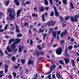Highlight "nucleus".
Wrapping results in <instances>:
<instances>
[{"mask_svg": "<svg viewBox=\"0 0 79 79\" xmlns=\"http://www.w3.org/2000/svg\"><path fill=\"white\" fill-rule=\"evenodd\" d=\"M15 16L16 13H15V11L13 10H10L9 13V16H10L9 19L10 20L16 19Z\"/></svg>", "mask_w": 79, "mask_h": 79, "instance_id": "nucleus-1", "label": "nucleus"}, {"mask_svg": "<svg viewBox=\"0 0 79 79\" xmlns=\"http://www.w3.org/2000/svg\"><path fill=\"white\" fill-rule=\"evenodd\" d=\"M62 52H63V49L61 48H59L56 50V53L57 55H61Z\"/></svg>", "mask_w": 79, "mask_h": 79, "instance_id": "nucleus-2", "label": "nucleus"}, {"mask_svg": "<svg viewBox=\"0 0 79 79\" xmlns=\"http://www.w3.org/2000/svg\"><path fill=\"white\" fill-rule=\"evenodd\" d=\"M8 51V52H11L13 51H12V50H11V48H10V46H8L7 47V49H6V51H5V53L7 55L8 54V52H7V51Z\"/></svg>", "mask_w": 79, "mask_h": 79, "instance_id": "nucleus-3", "label": "nucleus"}, {"mask_svg": "<svg viewBox=\"0 0 79 79\" xmlns=\"http://www.w3.org/2000/svg\"><path fill=\"white\" fill-rule=\"evenodd\" d=\"M53 8L55 11V15L56 16L58 17L59 15V13L58 12L56 8V7H55V6H53Z\"/></svg>", "mask_w": 79, "mask_h": 79, "instance_id": "nucleus-4", "label": "nucleus"}, {"mask_svg": "<svg viewBox=\"0 0 79 79\" xmlns=\"http://www.w3.org/2000/svg\"><path fill=\"white\" fill-rule=\"evenodd\" d=\"M15 45H16V44L13 43V44L11 46V48L12 49V52H13V51H14V50L16 49V46H15Z\"/></svg>", "mask_w": 79, "mask_h": 79, "instance_id": "nucleus-5", "label": "nucleus"}, {"mask_svg": "<svg viewBox=\"0 0 79 79\" xmlns=\"http://www.w3.org/2000/svg\"><path fill=\"white\" fill-rule=\"evenodd\" d=\"M21 41V40L19 39H16L15 40L14 44H17L18 43H19V42Z\"/></svg>", "mask_w": 79, "mask_h": 79, "instance_id": "nucleus-6", "label": "nucleus"}, {"mask_svg": "<svg viewBox=\"0 0 79 79\" xmlns=\"http://www.w3.org/2000/svg\"><path fill=\"white\" fill-rule=\"evenodd\" d=\"M64 60L66 64H67L68 63H69V60L68 58H64Z\"/></svg>", "mask_w": 79, "mask_h": 79, "instance_id": "nucleus-7", "label": "nucleus"}, {"mask_svg": "<svg viewBox=\"0 0 79 79\" xmlns=\"http://www.w3.org/2000/svg\"><path fill=\"white\" fill-rule=\"evenodd\" d=\"M53 69V67L52 66H51L50 67V70L49 71V72H48L46 73H45V75H48V74H50L52 72V70Z\"/></svg>", "mask_w": 79, "mask_h": 79, "instance_id": "nucleus-8", "label": "nucleus"}, {"mask_svg": "<svg viewBox=\"0 0 79 79\" xmlns=\"http://www.w3.org/2000/svg\"><path fill=\"white\" fill-rule=\"evenodd\" d=\"M23 10V9H20L17 12V17H18V16H19V14L21 13V11Z\"/></svg>", "mask_w": 79, "mask_h": 79, "instance_id": "nucleus-9", "label": "nucleus"}, {"mask_svg": "<svg viewBox=\"0 0 79 79\" xmlns=\"http://www.w3.org/2000/svg\"><path fill=\"white\" fill-rule=\"evenodd\" d=\"M16 27V31L18 33H20V30H19V27H18V26L17 25L15 26Z\"/></svg>", "mask_w": 79, "mask_h": 79, "instance_id": "nucleus-10", "label": "nucleus"}, {"mask_svg": "<svg viewBox=\"0 0 79 79\" xmlns=\"http://www.w3.org/2000/svg\"><path fill=\"white\" fill-rule=\"evenodd\" d=\"M70 20H71L72 22H73V23L74 21H75V22H77V19H73V16L71 17Z\"/></svg>", "mask_w": 79, "mask_h": 79, "instance_id": "nucleus-11", "label": "nucleus"}, {"mask_svg": "<svg viewBox=\"0 0 79 79\" xmlns=\"http://www.w3.org/2000/svg\"><path fill=\"white\" fill-rule=\"evenodd\" d=\"M34 63V62L32 60H29V61H28L27 63V64L28 65H30L31 64H33Z\"/></svg>", "mask_w": 79, "mask_h": 79, "instance_id": "nucleus-12", "label": "nucleus"}, {"mask_svg": "<svg viewBox=\"0 0 79 79\" xmlns=\"http://www.w3.org/2000/svg\"><path fill=\"white\" fill-rule=\"evenodd\" d=\"M47 24L48 26H50L52 25V21H50L48 22L47 23Z\"/></svg>", "mask_w": 79, "mask_h": 79, "instance_id": "nucleus-13", "label": "nucleus"}, {"mask_svg": "<svg viewBox=\"0 0 79 79\" xmlns=\"http://www.w3.org/2000/svg\"><path fill=\"white\" fill-rule=\"evenodd\" d=\"M45 9V8L43 7H41L39 8V11L41 12H43V11H44Z\"/></svg>", "mask_w": 79, "mask_h": 79, "instance_id": "nucleus-14", "label": "nucleus"}, {"mask_svg": "<svg viewBox=\"0 0 79 79\" xmlns=\"http://www.w3.org/2000/svg\"><path fill=\"white\" fill-rule=\"evenodd\" d=\"M14 39H12L9 40V44L10 45L11 44L12 42H14Z\"/></svg>", "mask_w": 79, "mask_h": 79, "instance_id": "nucleus-15", "label": "nucleus"}, {"mask_svg": "<svg viewBox=\"0 0 79 79\" xmlns=\"http://www.w3.org/2000/svg\"><path fill=\"white\" fill-rule=\"evenodd\" d=\"M18 66L15 65L14 66V68H15V69H18V68H19V66H20V65L19 64H18Z\"/></svg>", "mask_w": 79, "mask_h": 79, "instance_id": "nucleus-16", "label": "nucleus"}, {"mask_svg": "<svg viewBox=\"0 0 79 79\" xmlns=\"http://www.w3.org/2000/svg\"><path fill=\"white\" fill-rule=\"evenodd\" d=\"M20 61L21 62L22 64H24V63L26 62V60H25L24 59H22Z\"/></svg>", "mask_w": 79, "mask_h": 79, "instance_id": "nucleus-17", "label": "nucleus"}, {"mask_svg": "<svg viewBox=\"0 0 79 79\" xmlns=\"http://www.w3.org/2000/svg\"><path fill=\"white\" fill-rule=\"evenodd\" d=\"M62 33H63V34L64 35H67V34H68V32H67L66 30H65L64 31V32Z\"/></svg>", "mask_w": 79, "mask_h": 79, "instance_id": "nucleus-18", "label": "nucleus"}, {"mask_svg": "<svg viewBox=\"0 0 79 79\" xmlns=\"http://www.w3.org/2000/svg\"><path fill=\"white\" fill-rule=\"evenodd\" d=\"M44 1V4L46 5H48V1L47 0H45Z\"/></svg>", "mask_w": 79, "mask_h": 79, "instance_id": "nucleus-19", "label": "nucleus"}, {"mask_svg": "<svg viewBox=\"0 0 79 79\" xmlns=\"http://www.w3.org/2000/svg\"><path fill=\"white\" fill-rule=\"evenodd\" d=\"M44 15H42V19L43 22H45V17H44Z\"/></svg>", "mask_w": 79, "mask_h": 79, "instance_id": "nucleus-20", "label": "nucleus"}, {"mask_svg": "<svg viewBox=\"0 0 79 79\" xmlns=\"http://www.w3.org/2000/svg\"><path fill=\"white\" fill-rule=\"evenodd\" d=\"M62 1L64 4H65V5H66L67 4V0H62Z\"/></svg>", "mask_w": 79, "mask_h": 79, "instance_id": "nucleus-21", "label": "nucleus"}, {"mask_svg": "<svg viewBox=\"0 0 79 79\" xmlns=\"http://www.w3.org/2000/svg\"><path fill=\"white\" fill-rule=\"evenodd\" d=\"M79 18V15H75L74 17V18L75 19H77V18Z\"/></svg>", "mask_w": 79, "mask_h": 79, "instance_id": "nucleus-22", "label": "nucleus"}, {"mask_svg": "<svg viewBox=\"0 0 79 79\" xmlns=\"http://www.w3.org/2000/svg\"><path fill=\"white\" fill-rule=\"evenodd\" d=\"M59 62L60 63V64H64V62H63V60H59Z\"/></svg>", "mask_w": 79, "mask_h": 79, "instance_id": "nucleus-23", "label": "nucleus"}, {"mask_svg": "<svg viewBox=\"0 0 79 79\" xmlns=\"http://www.w3.org/2000/svg\"><path fill=\"white\" fill-rule=\"evenodd\" d=\"M56 76V77H57L58 78H60V77H61V76H60V74L58 73H57Z\"/></svg>", "mask_w": 79, "mask_h": 79, "instance_id": "nucleus-24", "label": "nucleus"}, {"mask_svg": "<svg viewBox=\"0 0 79 79\" xmlns=\"http://www.w3.org/2000/svg\"><path fill=\"white\" fill-rule=\"evenodd\" d=\"M5 3H6V6H8V5L9 4V1H5Z\"/></svg>", "mask_w": 79, "mask_h": 79, "instance_id": "nucleus-25", "label": "nucleus"}, {"mask_svg": "<svg viewBox=\"0 0 79 79\" xmlns=\"http://www.w3.org/2000/svg\"><path fill=\"white\" fill-rule=\"evenodd\" d=\"M53 15H54V12L53 11H52L50 14V16L52 17L53 16Z\"/></svg>", "mask_w": 79, "mask_h": 79, "instance_id": "nucleus-26", "label": "nucleus"}, {"mask_svg": "<svg viewBox=\"0 0 79 79\" xmlns=\"http://www.w3.org/2000/svg\"><path fill=\"white\" fill-rule=\"evenodd\" d=\"M30 40V42L29 43V44L31 45H32L33 44V41L32 40Z\"/></svg>", "mask_w": 79, "mask_h": 79, "instance_id": "nucleus-27", "label": "nucleus"}, {"mask_svg": "<svg viewBox=\"0 0 79 79\" xmlns=\"http://www.w3.org/2000/svg\"><path fill=\"white\" fill-rule=\"evenodd\" d=\"M22 52V49L21 48V45H20L19 48V52Z\"/></svg>", "mask_w": 79, "mask_h": 79, "instance_id": "nucleus-28", "label": "nucleus"}, {"mask_svg": "<svg viewBox=\"0 0 79 79\" xmlns=\"http://www.w3.org/2000/svg\"><path fill=\"white\" fill-rule=\"evenodd\" d=\"M60 19L61 22H63L64 21V19H63V18L62 17H60Z\"/></svg>", "mask_w": 79, "mask_h": 79, "instance_id": "nucleus-29", "label": "nucleus"}, {"mask_svg": "<svg viewBox=\"0 0 79 79\" xmlns=\"http://www.w3.org/2000/svg\"><path fill=\"white\" fill-rule=\"evenodd\" d=\"M15 58H16V57H15V56H14L11 57V59L13 62L15 61Z\"/></svg>", "mask_w": 79, "mask_h": 79, "instance_id": "nucleus-30", "label": "nucleus"}, {"mask_svg": "<svg viewBox=\"0 0 79 79\" xmlns=\"http://www.w3.org/2000/svg\"><path fill=\"white\" fill-rule=\"evenodd\" d=\"M56 31L54 32V33H53V35L54 37H55V38H56Z\"/></svg>", "mask_w": 79, "mask_h": 79, "instance_id": "nucleus-31", "label": "nucleus"}, {"mask_svg": "<svg viewBox=\"0 0 79 79\" xmlns=\"http://www.w3.org/2000/svg\"><path fill=\"white\" fill-rule=\"evenodd\" d=\"M22 35L21 34H18L17 35V37H22Z\"/></svg>", "mask_w": 79, "mask_h": 79, "instance_id": "nucleus-32", "label": "nucleus"}, {"mask_svg": "<svg viewBox=\"0 0 79 79\" xmlns=\"http://www.w3.org/2000/svg\"><path fill=\"white\" fill-rule=\"evenodd\" d=\"M35 55H37V56H39V55H40V52H35Z\"/></svg>", "mask_w": 79, "mask_h": 79, "instance_id": "nucleus-33", "label": "nucleus"}, {"mask_svg": "<svg viewBox=\"0 0 79 79\" xmlns=\"http://www.w3.org/2000/svg\"><path fill=\"white\" fill-rule=\"evenodd\" d=\"M44 29H41V30H40L39 31V33H40L44 32Z\"/></svg>", "mask_w": 79, "mask_h": 79, "instance_id": "nucleus-34", "label": "nucleus"}, {"mask_svg": "<svg viewBox=\"0 0 79 79\" xmlns=\"http://www.w3.org/2000/svg\"><path fill=\"white\" fill-rule=\"evenodd\" d=\"M13 74L14 76V78H15V77H16V73L15 72H13Z\"/></svg>", "mask_w": 79, "mask_h": 79, "instance_id": "nucleus-35", "label": "nucleus"}, {"mask_svg": "<svg viewBox=\"0 0 79 79\" xmlns=\"http://www.w3.org/2000/svg\"><path fill=\"white\" fill-rule=\"evenodd\" d=\"M47 35V34H45L43 36V40H45V37H46Z\"/></svg>", "mask_w": 79, "mask_h": 79, "instance_id": "nucleus-36", "label": "nucleus"}, {"mask_svg": "<svg viewBox=\"0 0 79 79\" xmlns=\"http://www.w3.org/2000/svg\"><path fill=\"white\" fill-rule=\"evenodd\" d=\"M39 50H42V48L40 47V45H38L37 46Z\"/></svg>", "mask_w": 79, "mask_h": 79, "instance_id": "nucleus-37", "label": "nucleus"}, {"mask_svg": "<svg viewBox=\"0 0 79 79\" xmlns=\"http://www.w3.org/2000/svg\"><path fill=\"white\" fill-rule=\"evenodd\" d=\"M49 3H50V5H53L52 0H49Z\"/></svg>", "mask_w": 79, "mask_h": 79, "instance_id": "nucleus-38", "label": "nucleus"}, {"mask_svg": "<svg viewBox=\"0 0 79 79\" xmlns=\"http://www.w3.org/2000/svg\"><path fill=\"white\" fill-rule=\"evenodd\" d=\"M68 48L69 50H71V49L73 48V46H70L68 47Z\"/></svg>", "mask_w": 79, "mask_h": 79, "instance_id": "nucleus-39", "label": "nucleus"}, {"mask_svg": "<svg viewBox=\"0 0 79 79\" xmlns=\"http://www.w3.org/2000/svg\"><path fill=\"white\" fill-rule=\"evenodd\" d=\"M64 35V34H63V33H61V34H60V37L61 38H63V35Z\"/></svg>", "mask_w": 79, "mask_h": 79, "instance_id": "nucleus-40", "label": "nucleus"}, {"mask_svg": "<svg viewBox=\"0 0 79 79\" xmlns=\"http://www.w3.org/2000/svg\"><path fill=\"white\" fill-rule=\"evenodd\" d=\"M10 29L12 31H15V27L14 26H13L12 27H11Z\"/></svg>", "mask_w": 79, "mask_h": 79, "instance_id": "nucleus-41", "label": "nucleus"}, {"mask_svg": "<svg viewBox=\"0 0 79 79\" xmlns=\"http://www.w3.org/2000/svg\"><path fill=\"white\" fill-rule=\"evenodd\" d=\"M42 42V40H38V44H40V43H41Z\"/></svg>", "mask_w": 79, "mask_h": 79, "instance_id": "nucleus-42", "label": "nucleus"}, {"mask_svg": "<svg viewBox=\"0 0 79 79\" xmlns=\"http://www.w3.org/2000/svg\"><path fill=\"white\" fill-rule=\"evenodd\" d=\"M7 27H8V25H7V24H6L5 27V29L4 30V31H5V30H6V29H7Z\"/></svg>", "mask_w": 79, "mask_h": 79, "instance_id": "nucleus-43", "label": "nucleus"}, {"mask_svg": "<svg viewBox=\"0 0 79 79\" xmlns=\"http://www.w3.org/2000/svg\"><path fill=\"white\" fill-rule=\"evenodd\" d=\"M57 39L58 40L60 41V38H59V36L58 35V34H57Z\"/></svg>", "mask_w": 79, "mask_h": 79, "instance_id": "nucleus-44", "label": "nucleus"}, {"mask_svg": "<svg viewBox=\"0 0 79 79\" xmlns=\"http://www.w3.org/2000/svg\"><path fill=\"white\" fill-rule=\"evenodd\" d=\"M8 68H5V71H4L5 73H6L8 72Z\"/></svg>", "mask_w": 79, "mask_h": 79, "instance_id": "nucleus-45", "label": "nucleus"}, {"mask_svg": "<svg viewBox=\"0 0 79 79\" xmlns=\"http://www.w3.org/2000/svg\"><path fill=\"white\" fill-rule=\"evenodd\" d=\"M44 52H40V55H44Z\"/></svg>", "mask_w": 79, "mask_h": 79, "instance_id": "nucleus-46", "label": "nucleus"}, {"mask_svg": "<svg viewBox=\"0 0 79 79\" xmlns=\"http://www.w3.org/2000/svg\"><path fill=\"white\" fill-rule=\"evenodd\" d=\"M0 53L1 54V56H3V52H2V51H1V50H0Z\"/></svg>", "mask_w": 79, "mask_h": 79, "instance_id": "nucleus-47", "label": "nucleus"}, {"mask_svg": "<svg viewBox=\"0 0 79 79\" xmlns=\"http://www.w3.org/2000/svg\"><path fill=\"white\" fill-rule=\"evenodd\" d=\"M16 5H17V6H18L19 5V1H17V2H16Z\"/></svg>", "mask_w": 79, "mask_h": 79, "instance_id": "nucleus-48", "label": "nucleus"}, {"mask_svg": "<svg viewBox=\"0 0 79 79\" xmlns=\"http://www.w3.org/2000/svg\"><path fill=\"white\" fill-rule=\"evenodd\" d=\"M24 25L25 26H28V25H29V24H28V23H27V22H26L25 24H24Z\"/></svg>", "mask_w": 79, "mask_h": 79, "instance_id": "nucleus-49", "label": "nucleus"}, {"mask_svg": "<svg viewBox=\"0 0 79 79\" xmlns=\"http://www.w3.org/2000/svg\"><path fill=\"white\" fill-rule=\"evenodd\" d=\"M53 70H54L55 69V68H56V65L55 64H53Z\"/></svg>", "mask_w": 79, "mask_h": 79, "instance_id": "nucleus-50", "label": "nucleus"}, {"mask_svg": "<svg viewBox=\"0 0 79 79\" xmlns=\"http://www.w3.org/2000/svg\"><path fill=\"white\" fill-rule=\"evenodd\" d=\"M25 3H26L27 5H29L30 4V2L29 1H27L25 2Z\"/></svg>", "mask_w": 79, "mask_h": 79, "instance_id": "nucleus-51", "label": "nucleus"}, {"mask_svg": "<svg viewBox=\"0 0 79 79\" xmlns=\"http://www.w3.org/2000/svg\"><path fill=\"white\" fill-rule=\"evenodd\" d=\"M70 5L71 8H72L73 9H74V7L73 6V4H72V3H71Z\"/></svg>", "mask_w": 79, "mask_h": 79, "instance_id": "nucleus-52", "label": "nucleus"}, {"mask_svg": "<svg viewBox=\"0 0 79 79\" xmlns=\"http://www.w3.org/2000/svg\"><path fill=\"white\" fill-rule=\"evenodd\" d=\"M8 77H9V78H10V79H12V76L11 75H9Z\"/></svg>", "mask_w": 79, "mask_h": 79, "instance_id": "nucleus-53", "label": "nucleus"}, {"mask_svg": "<svg viewBox=\"0 0 79 79\" xmlns=\"http://www.w3.org/2000/svg\"><path fill=\"white\" fill-rule=\"evenodd\" d=\"M4 66H5L6 68H8V66L6 65V64H5Z\"/></svg>", "mask_w": 79, "mask_h": 79, "instance_id": "nucleus-54", "label": "nucleus"}, {"mask_svg": "<svg viewBox=\"0 0 79 79\" xmlns=\"http://www.w3.org/2000/svg\"><path fill=\"white\" fill-rule=\"evenodd\" d=\"M65 41V40H61L60 41V42L63 44V43H64V42Z\"/></svg>", "mask_w": 79, "mask_h": 79, "instance_id": "nucleus-55", "label": "nucleus"}, {"mask_svg": "<svg viewBox=\"0 0 79 79\" xmlns=\"http://www.w3.org/2000/svg\"><path fill=\"white\" fill-rule=\"evenodd\" d=\"M68 48H66L65 49V54H66V53H67V51H68Z\"/></svg>", "mask_w": 79, "mask_h": 79, "instance_id": "nucleus-56", "label": "nucleus"}, {"mask_svg": "<svg viewBox=\"0 0 79 79\" xmlns=\"http://www.w3.org/2000/svg\"><path fill=\"white\" fill-rule=\"evenodd\" d=\"M4 31V30L3 29H0V32H3Z\"/></svg>", "mask_w": 79, "mask_h": 79, "instance_id": "nucleus-57", "label": "nucleus"}, {"mask_svg": "<svg viewBox=\"0 0 79 79\" xmlns=\"http://www.w3.org/2000/svg\"><path fill=\"white\" fill-rule=\"evenodd\" d=\"M42 58H43V57H38V60H42Z\"/></svg>", "mask_w": 79, "mask_h": 79, "instance_id": "nucleus-58", "label": "nucleus"}, {"mask_svg": "<svg viewBox=\"0 0 79 79\" xmlns=\"http://www.w3.org/2000/svg\"><path fill=\"white\" fill-rule=\"evenodd\" d=\"M45 8L46 10H48V9H49V7H46Z\"/></svg>", "mask_w": 79, "mask_h": 79, "instance_id": "nucleus-59", "label": "nucleus"}, {"mask_svg": "<svg viewBox=\"0 0 79 79\" xmlns=\"http://www.w3.org/2000/svg\"><path fill=\"white\" fill-rule=\"evenodd\" d=\"M38 76V75H37V73H36L35 75H34V77H37Z\"/></svg>", "mask_w": 79, "mask_h": 79, "instance_id": "nucleus-60", "label": "nucleus"}, {"mask_svg": "<svg viewBox=\"0 0 79 79\" xmlns=\"http://www.w3.org/2000/svg\"><path fill=\"white\" fill-rule=\"evenodd\" d=\"M57 47V44H55L54 45H53V47L55 48V47Z\"/></svg>", "mask_w": 79, "mask_h": 79, "instance_id": "nucleus-61", "label": "nucleus"}, {"mask_svg": "<svg viewBox=\"0 0 79 79\" xmlns=\"http://www.w3.org/2000/svg\"><path fill=\"white\" fill-rule=\"evenodd\" d=\"M44 43H43L42 44V47L43 48H44Z\"/></svg>", "mask_w": 79, "mask_h": 79, "instance_id": "nucleus-62", "label": "nucleus"}, {"mask_svg": "<svg viewBox=\"0 0 79 79\" xmlns=\"http://www.w3.org/2000/svg\"><path fill=\"white\" fill-rule=\"evenodd\" d=\"M18 1H19L18 0H14V2L15 3H16V2H17Z\"/></svg>", "mask_w": 79, "mask_h": 79, "instance_id": "nucleus-63", "label": "nucleus"}, {"mask_svg": "<svg viewBox=\"0 0 79 79\" xmlns=\"http://www.w3.org/2000/svg\"><path fill=\"white\" fill-rule=\"evenodd\" d=\"M10 34H13L14 33V31L10 32Z\"/></svg>", "mask_w": 79, "mask_h": 79, "instance_id": "nucleus-64", "label": "nucleus"}]
</instances>
